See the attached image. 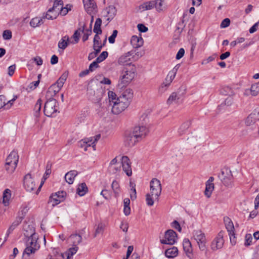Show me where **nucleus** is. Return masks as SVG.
<instances>
[{
  "instance_id": "obj_29",
  "label": "nucleus",
  "mask_w": 259,
  "mask_h": 259,
  "mask_svg": "<svg viewBox=\"0 0 259 259\" xmlns=\"http://www.w3.org/2000/svg\"><path fill=\"white\" fill-rule=\"evenodd\" d=\"M154 6H155V3L154 1L146 2L139 6V9L142 11L150 10L154 8Z\"/></svg>"
},
{
  "instance_id": "obj_54",
  "label": "nucleus",
  "mask_w": 259,
  "mask_h": 259,
  "mask_svg": "<svg viewBox=\"0 0 259 259\" xmlns=\"http://www.w3.org/2000/svg\"><path fill=\"white\" fill-rule=\"evenodd\" d=\"M71 10V6H69V8H67V7H61L60 8L59 11V15L60 14L62 16L66 15L68 11Z\"/></svg>"
},
{
  "instance_id": "obj_30",
  "label": "nucleus",
  "mask_w": 259,
  "mask_h": 259,
  "mask_svg": "<svg viewBox=\"0 0 259 259\" xmlns=\"http://www.w3.org/2000/svg\"><path fill=\"white\" fill-rule=\"evenodd\" d=\"M69 239L73 246H77V245L81 243L82 241V237L78 234H71L69 236Z\"/></svg>"
},
{
  "instance_id": "obj_1",
  "label": "nucleus",
  "mask_w": 259,
  "mask_h": 259,
  "mask_svg": "<svg viewBox=\"0 0 259 259\" xmlns=\"http://www.w3.org/2000/svg\"><path fill=\"white\" fill-rule=\"evenodd\" d=\"M25 236L28 237L26 243V248L24 250L23 255H27L29 256L31 254H34L40 247L37 242L38 236L35 233L34 229L30 230V234H24Z\"/></svg>"
},
{
  "instance_id": "obj_2",
  "label": "nucleus",
  "mask_w": 259,
  "mask_h": 259,
  "mask_svg": "<svg viewBox=\"0 0 259 259\" xmlns=\"http://www.w3.org/2000/svg\"><path fill=\"white\" fill-rule=\"evenodd\" d=\"M136 72V68L134 65L130 69L124 68L120 77L118 85L122 88L130 83L135 77Z\"/></svg>"
},
{
  "instance_id": "obj_49",
  "label": "nucleus",
  "mask_w": 259,
  "mask_h": 259,
  "mask_svg": "<svg viewBox=\"0 0 259 259\" xmlns=\"http://www.w3.org/2000/svg\"><path fill=\"white\" fill-rule=\"evenodd\" d=\"M221 93L224 95L230 96L232 95L233 91L231 88L228 87H226L221 89Z\"/></svg>"
},
{
  "instance_id": "obj_21",
  "label": "nucleus",
  "mask_w": 259,
  "mask_h": 259,
  "mask_svg": "<svg viewBox=\"0 0 259 259\" xmlns=\"http://www.w3.org/2000/svg\"><path fill=\"white\" fill-rule=\"evenodd\" d=\"M183 248L186 252L187 256L190 259H192L193 258V253H192V247L191 243L188 239H185L183 241Z\"/></svg>"
},
{
  "instance_id": "obj_18",
  "label": "nucleus",
  "mask_w": 259,
  "mask_h": 259,
  "mask_svg": "<svg viewBox=\"0 0 259 259\" xmlns=\"http://www.w3.org/2000/svg\"><path fill=\"white\" fill-rule=\"evenodd\" d=\"M116 10L112 6L106 8L103 12L104 16L107 17V20L111 21L116 15Z\"/></svg>"
},
{
  "instance_id": "obj_43",
  "label": "nucleus",
  "mask_w": 259,
  "mask_h": 259,
  "mask_svg": "<svg viewBox=\"0 0 259 259\" xmlns=\"http://www.w3.org/2000/svg\"><path fill=\"white\" fill-rule=\"evenodd\" d=\"M155 6H154L156 10L158 12H160L163 10L164 7L163 6L164 0H154Z\"/></svg>"
},
{
  "instance_id": "obj_24",
  "label": "nucleus",
  "mask_w": 259,
  "mask_h": 259,
  "mask_svg": "<svg viewBox=\"0 0 259 259\" xmlns=\"http://www.w3.org/2000/svg\"><path fill=\"white\" fill-rule=\"evenodd\" d=\"M143 42V39L141 36L138 37L136 35H134L131 39V44L135 49L139 48L142 46Z\"/></svg>"
},
{
  "instance_id": "obj_63",
  "label": "nucleus",
  "mask_w": 259,
  "mask_h": 259,
  "mask_svg": "<svg viewBox=\"0 0 259 259\" xmlns=\"http://www.w3.org/2000/svg\"><path fill=\"white\" fill-rule=\"evenodd\" d=\"M99 63L96 62V60L92 62L89 66V69L91 70V71H93L94 70V68H97L99 67L98 65Z\"/></svg>"
},
{
  "instance_id": "obj_38",
  "label": "nucleus",
  "mask_w": 259,
  "mask_h": 259,
  "mask_svg": "<svg viewBox=\"0 0 259 259\" xmlns=\"http://www.w3.org/2000/svg\"><path fill=\"white\" fill-rule=\"evenodd\" d=\"M69 37L65 36L58 42V47L60 49L64 50L68 45Z\"/></svg>"
},
{
  "instance_id": "obj_51",
  "label": "nucleus",
  "mask_w": 259,
  "mask_h": 259,
  "mask_svg": "<svg viewBox=\"0 0 259 259\" xmlns=\"http://www.w3.org/2000/svg\"><path fill=\"white\" fill-rule=\"evenodd\" d=\"M84 141H85L87 143H88L87 144L88 145V148L89 147L92 146L94 150H96V144H95V142H93L92 137L89 138H85L84 139Z\"/></svg>"
},
{
  "instance_id": "obj_56",
  "label": "nucleus",
  "mask_w": 259,
  "mask_h": 259,
  "mask_svg": "<svg viewBox=\"0 0 259 259\" xmlns=\"http://www.w3.org/2000/svg\"><path fill=\"white\" fill-rule=\"evenodd\" d=\"M118 31L117 30H114L113 31L112 35L109 37V42L110 44H113L115 42V39L117 36Z\"/></svg>"
},
{
  "instance_id": "obj_7",
  "label": "nucleus",
  "mask_w": 259,
  "mask_h": 259,
  "mask_svg": "<svg viewBox=\"0 0 259 259\" xmlns=\"http://www.w3.org/2000/svg\"><path fill=\"white\" fill-rule=\"evenodd\" d=\"M150 193L154 196L155 199H157L161 193V186L160 182L157 179H153L150 182Z\"/></svg>"
},
{
  "instance_id": "obj_15",
  "label": "nucleus",
  "mask_w": 259,
  "mask_h": 259,
  "mask_svg": "<svg viewBox=\"0 0 259 259\" xmlns=\"http://www.w3.org/2000/svg\"><path fill=\"white\" fill-rule=\"evenodd\" d=\"M138 142H139V140L135 136L132 132L125 134L124 140V144L125 146L132 147Z\"/></svg>"
},
{
  "instance_id": "obj_32",
  "label": "nucleus",
  "mask_w": 259,
  "mask_h": 259,
  "mask_svg": "<svg viewBox=\"0 0 259 259\" xmlns=\"http://www.w3.org/2000/svg\"><path fill=\"white\" fill-rule=\"evenodd\" d=\"M124 110V109L121 106L117 100L113 102V105L112 108V112L114 114H118Z\"/></svg>"
},
{
  "instance_id": "obj_28",
  "label": "nucleus",
  "mask_w": 259,
  "mask_h": 259,
  "mask_svg": "<svg viewBox=\"0 0 259 259\" xmlns=\"http://www.w3.org/2000/svg\"><path fill=\"white\" fill-rule=\"evenodd\" d=\"M78 172L76 170H71L66 174L65 179L69 184H72L74 182V178L77 175Z\"/></svg>"
},
{
  "instance_id": "obj_11",
  "label": "nucleus",
  "mask_w": 259,
  "mask_h": 259,
  "mask_svg": "<svg viewBox=\"0 0 259 259\" xmlns=\"http://www.w3.org/2000/svg\"><path fill=\"white\" fill-rule=\"evenodd\" d=\"M66 193L64 191H59L55 194H52L50 197L49 201L52 203L53 206H55L65 199Z\"/></svg>"
},
{
  "instance_id": "obj_19",
  "label": "nucleus",
  "mask_w": 259,
  "mask_h": 259,
  "mask_svg": "<svg viewBox=\"0 0 259 259\" xmlns=\"http://www.w3.org/2000/svg\"><path fill=\"white\" fill-rule=\"evenodd\" d=\"M134 54L133 51H131L126 53L123 55L120 56L118 60V63L119 64L121 65H129V67L131 68L132 66L131 65V63H129L130 61V56L133 55Z\"/></svg>"
},
{
  "instance_id": "obj_9",
  "label": "nucleus",
  "mask_w": 259,
  "mask_h": 259,
  "mask_svg": "<svg viewBox=\"0 0 259 259\" xmlns=\"http://www.w3.org/2000/svg\"><path fill=\"white\" fill-rule=\"evenodd\" d=\"M165 239L160 240L163 244L173 245L176 242L177 233L172 230H168L165 233Z\"/></svg>"
},
{
  "instance_id": "obj_26",
  "label": "nucleus",
  "mask_w": 259,
  "mask_h": 259,
  "mask_svg": "<svg viewBox=\"0 0 259 259\" xmlns=\"http://www.w3.org/2000/svg\"><path fill=\"white\" fill-rule=\"evenodd\" d=\"M11 197V191L9 189L4 190L3 194V203L5 206L10 204V200Z\"/></svg>"
},
{
  "instance_id": "obj_31",
  "label": "nucleus",
  "mask_w": 259,
  "mask_h": 259,
  "mask_svg": "<svg viewBox=\"0 0 259 259\" xmlns=\"http://www.w3.org/2000/svg\"><path fill=\"white\" fill-rule=\"evenodd\" d=\"M178 250L176 247L167 249L165 251V255L168 258H174L178 255Z\"/></svg>"
},
{
  "instance_id": "obj_16",
  "label": "nucleus",
  "mask_w": 259,
  "mask_h": 259,
  "mask_svg": "<svg viewBox=\"0 0 259 259\" xmlns=\"http://www.w3.org/2000/svg\"><path fill=\"white\" fill-rule=\"evenodd\" d=\"M84 7L87 12L90 15L96 12L97 6L94 0H83Z\"/></svg>"
},
{
  "instance_id": "obj_42",
  "label": "nucleus",
  "mask_w": 259,
  "mask_h": 259,
  "mask_svg": "<svg viewBox=\"0 0 259 259\" xmlns=\"http://www.w3.org/2000/svg\"><path fill=\"white\" fill-rule=\"evenodd\" d=\"M51 173V171H49L48 170H46V171L45 172V174H44L42 179L41 180V183H40V185L39 186L38 188L37 189L36 191L35 192L36 194H38L39 192L40 191V189H41L42 185L44 183V182L49 177V176L50 175Z\"/></svg>"
},
{
  "instance_id": "obj_47",
  "label": "nucleus",
  "mask_w": 259,
  "mask_h": 259,
  "mask_svg": "<svg viewBox=\"0 0 259 259\" xmlns=\"http://www.w3.org/2000/svg\"><path fill=\"white\" fill-rule=\"evenodd\" d=\"M92 33V24H90V28L85 30V32L84 33V34L82 36V41L83 42L87 41L89 36L91 35Z\"/></svg>"
},
{
  "instance_id": "obj_53",
  "label": "nucleus",
  "mask_w": 259,
  "mask_h": 259,
  "mask_svg": "<svg viewBox=\"0 0 259 259\" xmlns=\"http://www.w3.org/2000/svg\"><path fill=\"white\" fill-rule=\"evenodd\" d=\"M23 218V216H18L16 218V219L13 222L11 225L16 228L21 223Z\"/></svg>"
},
{
  "instance_id": "obj_55",
  "label": "nucleus",
  "mask_w": 259,
  "mask_h": 259,
  "mask_svg": "<svg viewBox=\"0 0 259 259\" xmlns=\"http://www.w3.org/2000/svg\"><path fill=\"white\" fill-rule=\"evenodd\" d=\"M3 36L4 39L9 40L12 38V32L9 30H6L3 32Z\"/></svg>"
},
{
  "instance_id": "obj_33",
  "label": "nucleus",
  "mask_w": 259,
  "mask_h": 259,
  "mask_svg": "<svg viewBox=\"0 0 259 259\" xmlns=\"http://www.w3.org/2000/svg\"><path fill=\"white\" fill-rule=\"evenodd\" d=\"M102 24V20L101 18H97L95 21L94 27L93 31L97 34H100L102 33V29L101 26Z\"/></svg>"
},
{
  "instance_id": "obj_8",
  "label": "nucleus",
  "mask_w": 259,
  "mask_h": 259,
  "mask_svg": "<svg viewBox=\"0 0 259 259\" xmlns=\"http://www.w3.org/2000/svg\"><path fill=\"white\" fill-rule=\"evenodd\" d=\"M226 228L230 236V242L232 245H235L236 240L235 236L234 226L231 220L229 217H225L224 219Z\"/></svg>"
},
{
  "instance_id": "obj_20",
  "label": "nucleus",
  "mask_w": 259,
  "mask_h": 259,
  "mask_svg": "<svg viewBox=\"0 0 259 259\" xmlns=\"http://www.w3.org/2000/svg\"><path fill=\"white\" fill-rule=\"evenodd\" d=\"M258 239H259V231L254 233L253 238L252 237L251 234H247L245 237L244 245L246 246H248L251 244L253 242H255Z\"/></svg>"
},
{
  "instance_id": "obj_57",
  "label": "nucleus",
  "mask_w": 259,
  "mask_h": 259,
  "mask_svg": "<svg viewBox=\"0 0 259 259\" xmlns=\"http://www.w3.org/2000/svg\"><path fill=\"white\" fill-rule=\"evenodd\" d=\"M30 25L33 27L39 26L38 17H35L31 19Z\"/></svg>"
},
{
  "instance_id": "obj_48",
  "label": "nucleus",
  "mask_w": 259,
  "mask_h": 259,
  "mask_svg": "<svg viewBox=\"0 0 259 259\" xmlns=\"http://www.w3.org/2000/svg\"><path fill=\"white\" fill-rule=\"evenodd\" d=\"M105 225L102 223L98 224L97 228L96 229L94 237H96L98 234L102 233L104 230Z\"/></svg>"
},
{
  "instance_id": "obj_6",
  "label": "nucleus",
  "mask_w": 259,
  "mask_h": 259,
  "mask_svg": "<svg viewBox=\"0 0 259 259\" xmlns=\"http://www.w3.org/2000/svg\"><path fill=\"white\" fill-rule=\"evenodd\" d=\"M218 177L224 185L228 187L232 186L233 177L230 169H225L222 170Z\"/></svg>"
},
{
  "instance_id": "obj_17",
  "label": "nucleus",
  "mask_w": 259,
  "mask_h": 259,
  "mask_svg": "<svg viewBox=\"0 0 259 259\" xmlns=\"http://www.w3.org/2000/svg\"><path fill=\"white\" fill-rule=\"evenodd\" d=\"M121 163L123 170L126 173L127 176H131L132 175V171L129 158L126 156H122Z\"/></svg>"
},
{
  "instance_id": "obj_60",
  "label": "nucleus",
  "mask_w": 259,
  "mask_h": 259,
  "mask_svg": "<svg viewBox=\"0 0 259 259\" xmlns=\"http://www.w3.org/2000/svg\"><path fill=\"white\" fill-rule=\"evenodd\" d=\"M108 97H109V99L110 100V102L112 101L113 103L114 101V100L116 101V94L112 92V91H109L108 92Z\"/></svg>"
},
{
  "instance_id": "obj_64",
  "label": "nucleus",
  "mask_w": 259,
  "mask_h": 259,
  "mask_svg": "<svg viewBox=\"0 0 259 259\" xmlns=\"http://www.w3.org/2000/svg\"><path fill=\"white\" fill-rule=\"evenodd\" d=\"M120 228L124 232H127L128 228V224L126 222H121Z\"/></svg>"
},
{
  "instance_id": "obj_36",
  "label": "nucleus",
  "mask_w": 259,
  "mask_h": 259,
  "mask_svg": "<svg viewBox=\"0 0 259 259\" xmlns=\"http://www.w3.org/2000/svg\"><path fill=\"white\" fill-rule=\"evenodd\" d=\"M60 8H58L57 11H55L52 10L51 12L49 13V10L47 12L46 15L44 16L45 18L48 20H54L57 18L59 15V11Z\"/></svg>"
},
{
  "instance_id": "obj_58",
  "label": "nucleus",
  "mask_w": 259,
  "mask_h": 259,
  "mask_svg": "<svg viewBox=\"0 0 259 259\" xmlns=\"http://www.w3.org/2000/svg\"><path fill=\"white\" fill-rule=\"evenodd\" d=\"M230 24V20L229 18H225V19H224L221 25H220V26L221 28H226L228 26H229V25Z\"/></svg>"
},
{
  "instance_id": "obj_5",
  "label": "nucleus",
  "mask_w": 259,
  "mask_h": 259,
  "mask_svg": "<svg viewBox=\"0 0 259 259\" xmlns=\"http://www.w3.org/2000/svg\"><path fill=\"white\" fill-rule=\"evenodd\" d=\"M193 237L197 241L199 248L201 251H206V239L204 233L200 230H194L193 233Z\"/></svg>"
},
{
  "instance_id": "obj_39",
  "label": "nucleus",
  "mask_w": 259,
  "mask_h": 259,
  "mask_svg": "<svg viewBox=\"0 0 259 259\" xmlns=\"http://www.w3.org/2000/svg\"><path fill=\"white\" fill-rule=\"evenodd\" d=\"M54 4L52 8L49 9V13L51 12L52 10L57 11L58 8H61L63 6V2L62 0H54Z\"/></svg>"
},
{
  "instance_id": "obj_40",
  "label": "nucleus",
  "mask_w": 259,
  "mask_h": 259,
  "mask_svg": "<svg viewBox=\"0 0 259 259\" xmlns=\"http://www.w3.org/2000/svg\"><path fill=\"white\" fill-rule=\"evenodd\" d=\"M179 68L178 65H177L171 70H170L167 75V77L169 78L168 82H171L173 79L175 78L176 75L177 73Z\"/></svg>"
},
{
  "instance_id": "obj_62",
  "label": "nucleus",
  "mask_w": 259,
  "mask_h": 259,
  "mask_svg": "<svg viewBox=\"0 0 259 259\" xmlns=\"http://www.w3.org/2000/svg\"><path fill=\"white\" fill-rule=\"evenodd\" d=\"M185 54V50L183 48H181L176 55V59L179 60L182 58Z\"/></svg>"
},
{
  "instance_id": "obj_14",
  "label": "nucleus",
  "mask_w": 259,
  "mask_h": 259,
  "mask_svg": "<svg viewBox=\"0 0 259 259\" xmlns=\"http://www.w3.org/2000/svg\"><path fill=\"white\" fill-rule=\"evenodd\" d=\"M224 243L223 239V232L219 233L216 237L213 239L211 244V248L213 250H217L223 247Z\"/></svg>"
},
{
  "instance_id": "obj_44",
  "label": "nucleus",
  "mask_w": 259,
  "mask_h": 259,
  "mask_svg": "<svg viewBox=\"0 0 259 259\" xmlns=\"http://www.w3.org/2000/svg\"><path fill=\"white\" fill-rule=\"evenodd\" d=\"M169 78L168 77H166L165 79V82H163L160 86L159 89V91L161 93H163L167 89V88L169 86L171 82H168Z\"/></svg>"
},
{
  "instance_id": "obj_46",
  "label": "nucleus",
  "mask_w": 259,
  "mask_h": 259,
  "mask_svg": "<svg viewBox=\"0 0 259 259\" xmlns=\"http://www.w3.org/2000/svg\"><path fill=\"white\" fill-rule=\"evenodd\" d=\"M108 53L107 51H103L96 59V62L99 63L102 62L105 60L108 57Z\"/></svg>"
},
{
  "instance_id": "obj_3",
  "label": "nucleus",
  "mask_w": 259,
  "mask_h": 259,
  "mask_svg": "<svg viewBox=\"0 0 259 259\" xmlns=\"http://www.w3.org/2000/svg\"><path fill=\"white\" fill-rule=\"evenodd\" d=\"M19 160V156L16 151L13 150L8 155L6 160L5 168L9 173H13L15 170Z\"/></svg>"
},
{
  "instance_id": "obj_22",
  "label": "nucleus",
  "mask_w": 259,
  "mask_h": 259,
  "mask_svg": "<svg viewBox=\"0 0 259 259\" xmlns=\"http://www.w3.org/2000/svg\"><path fill=\"white\" fill-rule=\"evenodd\" d=\"M259 112L255 111L250 114L245 120L247 126L253 125L258 119Z\"/></svg>"
},
{
  "instance_id": "obj_59",
  "label": "nucleus",
  "mask_w": 259,
  "mask_h": 259,
  "mask_svg": "<svg viewBox=\"0 0 259 259\" xmlns=\"http://www.w3.org/2000/svg\"><path fill=\"white\" fill-rule=\"evenodd\" d=\"M171 227L177 229L179 232H181L182 230L180 225L177 221L175 220L171 223Z\"/></svg>"
},
{
  "instance_id": "obj_34",
  "label": "nucleus",
  "mask_w": 259,
  "mask_h": 259,
  "mask_svg": "<svg viewBox=\"0 0 259 259\" xmlns=\"http://www.w3.org/2000/svg\"><path fill=\"white\" fill-rule=\"evenodd\" d=\"M42 100L41 99L37 100L34 108V115L38 118L40 115V111L41 108Z\"/></svg>"
},
{
  "instance_id": "obj_25",
  "label": "nucleus",
  "mask_w": 259,
  "mask_h": 259,
  "mask_svg": "<svg viewBox=\"0 0 259 259\" xmlns=\"http://www.w3.org/2000/svg\"><path fill=\"white\" fill-rule=\"evenodd\" d=\"M192 123V121L191 120H188L185 122H184L179 127L178 132L180 136H182L185 134L189 128V127L191 126Z\"/></svg>"
},
{
  "instance_id": "obj_45",
  "label": "nucleus",
  "mask_w": 259,
  "mask_h": 259,
  "mask_svg": "<svg viewBox=\"0 0 259 259\" xmlns=\"http://www.w3.org/2000/svg\"><path fill=\"white\" fill-rule=\"evenodd\" d=\"M50 87L46 93V98L47 100L54 99L53 97L56 95V93Z\"/></svg>"
},
{
  "instance_id": "obj_35",
  "label": "nucleus",
  "mask_w": 259,
  "mask_h": 259,
  "mask_svg": "<svg viewBox=\"0 0 259 259\" xmlns=\"http://www.w3.org/2000/svg\"><path fill=\"white\" fill-rule=\"evenodd\" d=\"M77 193L80 196L84 195L88 191V187L84 183L79 185L77 189Z\"/></svg>"
},
{
  "instance_id": "obj_52",
  "label": "nucleus",
  "mask_w": 259,
  "mask_h": 259,
  "mask_svg": "<svg viewBox=\"0 0 259 259\" xmlns=\"http://www.w3.org/2000/svg\"><path fill=\"white\" fill-rule=\"evenodd\" d=\"M111 187L115 194H118L119 191V185L116 181H113Z\"/></svg>"
},
{
  "instance_id": "obj_23",
  "label": "nucleus",
  "mask_w": 259,
  "mask_h": 259,
  "mask_svg": "<svg viewBox=\"0 0 259 259\" xmlns=\"http://www.w3.org/2000/svg\"><path fill=\"white\" fill-rule=\"evenodd\" d=\"M259 93V85L258 83H255L252 84L249 89L245 90L244 95L246 96L251 95L252 96H256Z\"/></svg>"
},
{
  "instance_id": "obj_4",
  "label": "nucleus",
  "mask_w": 259,
  "mask_h": 259,
  "mask_svg": "<svg viewBox=\"0 0 259 259\" xmlns=\"http://www.w3.org/2000/svg\"><path fill=\"white\" fill-rule=\"evenodd\" d=\"M57 101L55 99L47 100L44 108V114L48 117L55 116L58 112L56 106Z\"/></svg>"
},
{
  "instance_id": "obj_61",
  "label": "nucleus",
  "mask_w": 259,
  "mask_h": 259,
  "mask_svg": "<svg viewBox=\"0 0 259 259\" xmlns=\"http://www.w3.org/2000/svg\"><path fill=\"white\" fill-rule=\"evenodd\" d=\"M138 30L141 32H146L148 31V27L143 24H139L137 26Z\"/></svg>"
},
{
  "instance_id": "obj_41",
  "label": "nucleus",
  "mask_w": 259,
  "mask_h": 259,
  "mask_svg": "<svg viewBox=\"0 0 259 259\" xmlns=\"http://www.w3.org/2000/svg\"><path fill=\"white\" fill-rule=\"evenodd\" d=\"M214 189V185L213 184H209L208 183H206V187L204 191V193L205 196L207 198H209L211 196L212 191Z\"/></svg>"
},
{
  "instance_id": "obj_37",
  "label": "nucleus",
  "mask_w": 259,
  "mask_h": 259,
  "mask_svg": "<svg viewBox=\"0 0 259 259\" xmlns=\"http://www.w3.org/2000/svg\"><path fill=\"white\" fill-rule=\"evenodd\" d=\"M120 97H123L125 99L132 101L133 97V92L131 89H125L120 95Z\"/></svg>"
},
{
  "instance_id": "obj_50",
  "label": "nucleus",
  "mask_w": 259,
  "mask_h": 259,
  "mask_svg": "<svg viewBox=\"0 0 259 259\" xmlns=\"http://www.w3.org/2000/svg\"><path fill=\"white\" fill-rule=\"evenodd\" d=\"M146 202L148 206H152L154 204L153 198L154 196L152 195L151 193H148L146 194Z\"/></svg>"
},
{
  "instance_id": "obj_12",
  "label": "nucleus",
  "mask_w": 259,
  "mask_h": 259,
  "mask_svg": "<svg viewBox=\"0 0 259 259\" xmlns=\"http://www.w3.org/2000/svg\"><path fill=\"white\" fill-rule=\"evenodd\" d=\"M186 89L184 88H180L179 91L173 92L167 100V104L170 105L173 103H178L181 97L185 94Z\"/></svg>"
},
{
  "instance_id": "obj_10",
  "label": "nucleus",
  "mask_w": 259,
  "mask_h": 259,
  "mask_svg": "<svg viewBox=\"0 0 259 259\" xmlns=\"http://www.w3.org/2000/svg\"><path fill=\"white\" fill-rule=\"evenodd\" d=\"M148 133V128L143 125L135 126L132 132V133L137 138L139 141L145 138Z\"/></svg>"
},
{
  "instance_id": "obj_27",
  "label": "nucleus",
  "mask_w": 259,
  "mask_h": 259,
  "mask_svg": "<svg viewBox=\"0 0 259 259\" xmlns=\"http://www.w3.org/2000/svg\"><path fill=\"white\" fill-rule=\"evenodd\" d=\"M78 249V246H73V247L70 248L64 253H62L61 256L63 258L66 257V259H71L72 256L76 253Z\"/></svg>"
},
{
  "instance_id": "obj_13",
  "label": "nucleus",
  "mask_w": 259,
  "mask_h": 259,
  "mask_svg": "<svg viewBox=\"0 0 259 259\" xmlns=\"http://www.w3.org/2000/svg\"><path fill=\"white\" fill-rule=\"evenodd\" d=\"M24 186L28 192H32L35 189V183L31 175L28 173L26 175L23 180Z\"/></svg>"
}]
</instances>
